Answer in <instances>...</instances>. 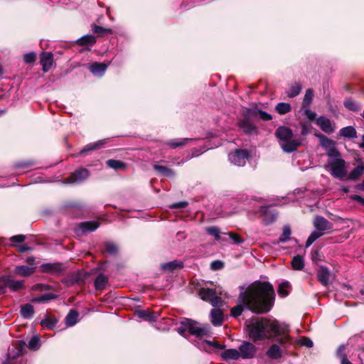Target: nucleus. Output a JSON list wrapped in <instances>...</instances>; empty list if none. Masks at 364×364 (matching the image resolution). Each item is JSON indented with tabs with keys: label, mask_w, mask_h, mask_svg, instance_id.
Here are the masks:
<instances>
[{
	"label": "nucleus",
	"mask_w": 364,
	"mask_h": 364,
	"mask_svg": "<svg viewBox=\"0 0 364 364\" xmlns=\"http://www.w3.org/2000/svg\"><path fill=\"white\" fill-rule=\"evenodd\" d=\"M242 304L251 311L262 314L273 306L274 292L272 286L267 282H258L250 286L240 295Z\"/></svg>",
	"instance_id": "nucleus-1"
},
{
	"label": "nucleus",
	"mask_w": 364,
	"mask_h": 364,
	"mask_svg": "<svg viewBox=\"0 0 364 364\" xmlns=\"http://www.w3.org/2000/svg\"><path fill=\"white\" fill-rule=\"evenodd\" d=\"M247 326L249 336L255 342L266 338L280 337L279 342L286 343L289 339L287 335L289 326L275 319H252L249 321Z\"/></svg>",
	"instance_id": "nucleus-2"
},
{
	"label": "nucleus",
	"mask_w": 364,
	"mask_h": 364,
	"mask_svg": "<svg viewBox=\"0 0 364 364\" xmlns=\"http://www.w3.org/2000/svg\"><path fill=\"white\" fill-rule=\"evenodd\" d=\"M275 135L284 152L291 153L302 145V140L294 136L291 129L287 127H278L275 132Z\"/></svg>",
	"instance_id": "nucleus-3"
},
{
	"label": "nucleus",
	"mask_w": 364,
	"mask_h": 364,
	"mask_svg": "<svg viewBox=\"0 0 364 364\" xmlns=\"http://www.w3.org/2000/svg\"><path fill=\"white\" fill-rule=\"evenodd\" d=\"M324 168L331 176L336 178L343 179L347 176L348 171L346 161L341 158L340 154L336 156L328 158Z\"/></svg>",
	"instance_id": "nucleus-4"
},
{
	"label": "nucleus",
	"mask_w": 364,
	"mask_h": 364,
	"mask_svg": "<svg viewBox=\"0 0 364 364\" xmlns=\"http://www.w3.org/2000/svg\"><path fill=\"white\" fill-rule=\"evenodd\" d=\"M186 331L196 336H206L210 333L209 327L207 325L200 324L191 319L182 321L178 328V332L181 334H183Z\"/></svg>",
	"instance_id": "nucleus-5"
},
{
	"label": "nucleus",
	"mask_w": 364,
	"mask_h": 364,
	"mask_svg": "<svg viewBox=\"0 0 364 364\" xmlns=\"http://www.w3.org/2000/svg\"><path fill=\"white\" fill-rule=\"evenodd\" d=\"M215 294V290L208 288H201L199 291V296L203 301L210 302L215 307L221 306L223 300Z\"/></svg>",
	"instance_id": "nucleus-6"
},
{
	"label": "nucleus",
	"mask_w": 364,
	"mask_h": 364,
	"mask_svg": "<svg viewBox=\"0 0 364 364\" xmlns=\"http://www.w3.org/2000/svg\"><path fill=\"white\" fill-rule=\"evenodd\" d=\"M318 137L320 140L321 146L326 151V154L328 158L336 156L340 153L336 148V142L327 138L323 134H318Z\"/></svg>",
	"instance_id": "nucleus-7"
},
{
	"label": "nucleus",
	"mask_w": 364,
	"mask_h": 364,
	"mask_svg": "<svg viewBox=\"0 0 364 364\" xmlns=\"http://www.w3.org/2000/svg\"><path fill=\"white\" fill-rule=\"evenodd\" d=\"M248 158V152L246 150L237 149L229 154V160L236 166H242L245 164Z\"/></svg>",
	"instance_id": "nucleus-8"
},
{
	"label": "nucleus",
	"mask_w": 364,
	"mask_h": 364,
	"mask_svg": "<svg viewBox=\"0 0 364 364\" xmlns=\"http://www.w3.org/2000/svg\"><path fill=\"white\" fill-rule=\"evenodd\" d=\"M90 176V173L86 168H80L76 170L69 178L67 182L69 183H77L87 179Z\"/></svg>",
	"instance_id": "nucleus-9"
},
{
	"label": "nucleus",
	"mask_w": 364,
	"mask_h": 364,
	"mask_svg": "<svg viewBox=\"0 0 364 364\" xmlns=\"http://www.w3.org/2000/svg\"><path fill=\"white\" fill-rule=\"evenodd\" d=\"M316 123L321 128V129L326 134H329L334 132L335 131V127L331 120L323 116L316 119Z\"/></svg>",
	"instance_id": "nucleus-10"
},
{
	"label": "nucleus",
	"mask_w": 364,
	"mask_h": 364,
	"mask_svg": "<svg viewBox=\"0 0 364 364\" xmlns=\"http://www.w3.org/2000/svg\"><path fill=\"white\" fill-rule=\"evenodd\" d=\"M240 357L245 359L252 358L256 352L255 346L251 343L246 342L239 347Z\"/></svg>",
	"instance_id": "nucleus-11"
},
{
	"label": "nucleus",
	"mask_w": 364,
	"mask_h": 364,
	"mask_svg": "<svg viewBox=\"0 0 364 364\" xmlns=\"http://www.w3.org/2000/svg\"><path fill=\"white\" fill-rule=\"evenodd\" d=\"M40 269L42 272L50 274H58L64 270L60 263H45L41 265Z\"/></svg>",
	"instance_id": "nucleus-12"
},
{
	"label": "nucleus",
	"mask_w": 364,
	"mask_h": 364,
	"mask_svg": "<svg viewBox=\"0 0 364 364\" xmlns=\"http://www.w3.org/2000/svg\"><path fill=\"white\" fill-rule=\"evenodd\" d=\"M259 214L266 224L274 222L276 219L277 214L270 210L269 206H262L259 209Z\"/></svg>",
	"instance_id": "nucleus-13"
},
{
	"label": "nucleus",
	"mask_w": 364,
	"mask_h": 364,
	"mask_svg": "<svg viewBox=\"0 0 364 364\" xmlns=\"http://www.w3.org/2000/svg\"><path fill=\"white\" fill-rule=\"evenodd\" d=\"M314 225L316 230L321 232L331 230L333 227L331 223L321 216H317L315 218L314 221Z\"/></svg>",
	"instance_id": "nucleus-14"
},
{
	"label": "nucleus",
	"mask_w": 364,
	"mask_h": 364,
	"mask_svg": "<svg viewBox=\"0 0 364 364\" xmlns=\"http://www.w3.org/2000/svg\"><path fill=\"white\" fill-rule=\"evenodd\" d=\"M317 278L322 285L327 286L329 284L330 279L329 269L324 266H321L317 272Z\"/></svg>",
	"instance_id": "nucleus-15"
},
{
	"label": "nucleus",
	"mask_w": 364,
	"mask_h": 364,
	"mask_svg": "<svg viewBox=\"0 0 364 364\" xmlns=\"http://www.w3.org/2000/svg\"><path fill=\"white\" fill-rule=\"evenodd\" d=\"M53 56L51 53H43L41 56V64L43 72H48L52 67Z\"/></svg>",
	"instance_id": "nucleus-16"
},
{
	"label": "nucleus",
	"mask_w": 364,
	"mask_h": 364,
	"mask_svg": "<svg viewBox=\"0 0 364 364\" xmlns=\"http://www.w3.org/2000/svg\"><path fill=\"white\" fill-rule=\"evenodd\" d=\"M36 266H17L14 272L16 275L22 276V277H28L34 273Z\"/></svg>",
	"instance_id": "nucleus-17"
},
{
	"label": "nucleus",
	"mask_w": 364,
	"mask_h": 364,
	"mask_svg": "<svg viewBox=\"0 0 364 364\" xmlns=\"http://www.w3.org/2000/svg\"><path fill=\"white\" fill-rule=\"evenodd\" d=\"M108 65L104 63H94L89 67L90 72L95 75L102 76L107 68Z\"/></svg>",
	"instance_id": "nucleus-18"
},
{
	"label": "nucleus",
	"mask_w": 364,
	"mask_h": 364,
	"mask_svg": "<svg viewBox=\"0 0 364 364\" xmlns=\"http://www.w3.org/2000/svg\"><path fill=\"white\" fill-rule=\"evenodd\" d=\"M211 322L215 326H220L223 323V312L220 309H213L210 312Z\"/></svg>",
	"instance_id": "nucleus-19"
},
{
	"label": "nucleus",
	"mask_w": 364,
	"mask_h": 364,
	"mask_svg": "<svg viewBox=\"0 0 364 364\" xmlns=\"http://www.w3.org/2000/svg\"><path fill=\"white\" fill-rule=\"evenodd\" d=\"M139 318L149 321H154L158 318L159 315L153 311L140 310L136 312Z\"/></svg>",
	"instance_id": "nucleus-20"
},
{
	"label": "nucleus",
	"mask_w": 364,
	"mask_h": 364,
	"mask_svg": "<svg viewBox=\"0 0 364 364\" xmlns=\"http://www.w3.org/2000/svg\"><path fill=\"white\" fill-rule=\"evenodd\" d=\"M221 356L224 360H237L240 357V352L236 349H228L222 353Z\"/></svg>",
	"instance_id": "nucleus-21"
},
{
	"label": "nucleus",
	"mask_w": 364,
	"mask_h": 364,
	"mask_svg": "<svg viewBox=\"0 0 364 364\" xmlns=\"http://www.w3.org/2000/svg\"><path fill=\"white\" fill-rule=\"evenodd\" d=\"M239 126L247 134H253L256 132V127L247 119L240 120Z\"/></svg>",
	"instance_id": "nucleus-22"
},
{
	"label": "nucleus",
	"mask_w": 364,
	"mask_h": 364,
	"mask_svg": "<svg viewBox=\"0 0 364 364\" xmlns=\"http://www.w3.org/2000/svg\"><path fill=\"white\" fill-rule=\"evenodd\" d=\"M339 135L346 138L355 139L357 137V132L353 127L348 126L342 128L339 132Z\"/></svg>",
	"instance_id": "nucleus-23"
},
{
	"label": "nucleus",
	"mask_w": 364,
	"mask_h": 364,
	"mask_svg": "<svg viewBox=\"0 0 364 364\" xmlns=\"http://www.w3.org/2000/svg\"><path fill=\"white\" fill-rule=\"evenodd\" d=\"M183 262L178 260H173L169 262L161 264V267L165 271H173L183 267Z\"/></svg>",
	"instance_id": "nucleus-24"
},
{
	"label": "nucleus",
	"mask_w": 364,
	"mask_h": 364,
	"mask_svg": "<svg viewBox=\"0 0 364 364\" xmlns=\"http://www.w3.org/2000/svg\"><path fill=\"white\" fill-rule=\"evenodd\" d=\"M79 227L80 228L82 232H92L95 231L99 227V223L96 221H87L81 223L79 225Z\"/></svg>",
	"instance_id": "nucleus-25"
},
{
	"label": "nucleus",
	"mask_w": 364,
	"mask_h": 364,
	"mask_svg": "<svg viewBox=\"0 0 364 364\" xmlns=\"http://www.w3.org/2000/svg\"><path fill=\"white\" fill-rule=\"evenodd\" d=\"M364 173V165H358L349 173L348 178L355 181Z\"/></svg>",
	"instance_id": "nucleus-26"
},
{
	"label": "nucleus",
	"mask_w": 364,
	"mask_h": 364,
	"mask_svg": "<svg viewBox=\"0 0 364 364\" xmlns=\"http://www.w3.org/2000/svg\"><path fill=\"white\" fill-rule=\"evenodd\" d=\"M107 277L102 274H99L95 281L96 290H102L105 288L107 283Z\"/></svg>",
	"instance_id": "nucleus-27"
},
{
	"label": "nucleus",
	"mask_w": 364,
	"mask_h": 364,
	"mask_svg": "<svg viewBox=\"0 0 364 364\" xmlns=\"http://www.w3.org/2000/svg\"><path fill=\"white\" fill-rule=\"evenodd\" d=\"M78 313L75 310H70L65 318L67 326H73L77 322Z\"/></svg>",
	"instance_id": "nucleus-28"
},
{
	"label": "nucleus",
	"mask_w": 364,
	"mask_h": 364,
	"mask_svg": "<svg viewBox=\"0 0 364 364\" xmlns=\"http://www.w3.org/2000/svg\"><path fill=\"white\" fill-rule=\"evenodd\" d=\"M105 143V140L104 139V140H100L98 141L86 145L85 146V148L80 151V154L82 155L88 151L98 149L101 148Z\"/></svg>",
	"instance_id": "nucleus-29"
},
{
	"label": "nucleus",
	"mask_w": 364,
	"mask_h": 364,
	"mask_svg": "<svg viewBox=\"0 0 364 364\" xmlns=\"http://www.w3.org/2000/svg\"><path fill=\"white\" fill-rule=\"evenodd\" d=\"M269 358L272 359H277L282 356L281 350L278 345H272L267 352Z\"/></svg>",
	"instance_id": "nucleus-30"
},
{
	"label": "nucleus",
	"mask_w": 364,
	"mask_h": 364,
	"mask_svg": "<svg viewBox=\"0 0 364 364\" xmlns=\"http://www.w3.org/2000/svg\"><path fill=\"white\" fill-rule=\"evenodd\" d=\"M291 267L294 270H301L304 267V261L301 256L296 255L291 260Z\"/></svg>",
	"instance_id": "nucleus-31"
},
{
	"label": "nucleus",
	"mask_w": 364,
	"mask_h": 364,
	"mask_svg": "<svg viewBox=\"0 0 364 364\" xmlns=\"http://www.w3.org/2000/svg\"><path fill=\"white\" fill-rule=\"evenodd\" d=\"M33 313V306L31 304H26L22 306L21 308V314L25 318H31Z\"/></svg>",
	"instance_id": "nucleus-32"
},
{
	"label": "nucleus",
	"mask_w": 364,
	"mask_h": 364,
	"mask_svg": "<svg viewBox=\"0 0 364 364\" xmlns=\"http://www.w3.org/2000/svg\"><path fill=\"white\" fill-rule=\"evenodd\" d=\"M313 98L314 90L312 89L306 90L302 102L303 107H309L312 102Z\"/></svg>",
	"instance_id": "nucleus-33"
},
{
	"label": "nucleus",
	"mask_w": 364,
	"mask_h": 364,
	"mask_svg": "<svg viewBox=\"0 0 364 364\" xmlns=\"http://www.w3.org/2000/svg\"><path fill=\"white\" fill-rule=\"evenodd\" d=\"M154 168L159 171L161 175L171 177L174 176V172L171 168H168L166 166H159L157 164L154 165Z\"/></svg>",
	"instance_id": "nucleus-34"
},
{
	"label": "nucleus",
	"mask_w": 364,
	"mask_h": 364,
	"mask_svg": "<svg viewBox=\"0 0 364 364\" xmlns=\"http://www.w3.org/2000/svg\"><path fill=\"white\" fill-rule=\"evenodd\" d=\"M301 85L297 82L293 83L287 92V96L289 97H294L297 96L301 90Z\"/></svg>",
	"instance_id": "nucleus-35"
},
{
	"label": "nucleus",
	"mask_w": 364,
	"mask_h": 364,
	"mask_svg": "<svg viewBox=\"0 0 364 364\" xmlns=\"http://www.w3.org/2000/svg\"><path fill=\"white\" fill-rule=\"evenodd\" d=\"M77 43L80 46H92L95 43V38L93 36H85L77 40Z\"/></svg>",
	"instance_id": "nucleus-36"
},
{
	"label": "nucleus",
	"mask_w": 364,
	"mask_h": 364,
	"mask_svg": "<svg viewBox=\"0 0 364 364\" xmlns=\"http://www.w3.org/2000/svg\"><path fill=\"white\" fill-rule=\"evenodd\" d=\"M323 232L318 230H315L311 233V235L309 236L306 242V247H309L311 245V244L316 240L318 238L321 237L323 235Z\"/></svg>",
	"instance_id": "nucleus-37"
},
{
	"label": "nucleus",
	"mask_w": 364,
	"mask_h": 364,
	"mask_svg": "<svg viewBox=\"0 0 364 364\" xmlns=\"http://www.w3.org/2000/svg\"><path fill=\"white\" fill-rule=\"evenodd\" d=\"M23 287V281H14L11 279L9 276V288L13 291H16L21 289Z\"/></svg>",
	"instance_id": "nucleus-38"
},
{
	"label": "nucleus",
	"mask_w": 364,
	"mask_h": 364,
	"mask_svg": "<svg viewBox=\"0 0 364 364\" xmlns=\"http://www.w3.org/2000/svg\"><path fill=\"white\" fill-rule=\"evenodd\" d=\"M205 231L208 234L213 236L216 240H219L220 238V230L216 226L208 227L205 228Z\"/></svg>",
	"instance_id": "nucleus-39"
},
{
	"label": "nucleus",
	"mask_w": 364,
	"mask_h": 364,
	"mask_svg": "<svg viewBox=\"0 0 364 364\" xmlns=\"http://www.w3.org/2000/svg\"><path fill=\"white\" fill-rule=\"evenodd\" d=\"M276 110L279 114H284L291 110V105L288 103L280 102L276 106Z\"/></svg>",
	"instance_id": "nucleus-40"
},
{
	"label": "nucleus",
	"mask_w": 364,
	"mask_h": 364,
	"mask_svg": "<svg viewBox=\"0 0 364 364\" xmlns=\"http://www.w3.org/2000/svg\"><path fill=\"white\" fill-rule=\"evenodd\" d=\"M107 165L115 170L124 168L125 167V164L123 162L114 159H109L107 161Z\"/></svg>",
	"instance_id": "nucleus-41"
},
{
	"label": "nucleus",
	"mask_w": 364,
	"mask_h": 364,
	"mask_svg": "<svg viewBox=\"0 0 364 364\" xmlns=\"http://www.w3.org/2000/svg\"><path fill=\"white\" fill-rule=\"evenodd\" d=\"M291 231L289 226H284L283 228L282 234L279 239V242H285L289 240Z\"/></svg>",
	"instance_id": "nucleus-42"
},
{
	"label": "nucleus",
	"mask_w": 364,
	"mask_h": 364,
	"mask_svg": "<svg viewBox=\"0 0 364 364\" xmlns=\"http://www.w3.org/2000/svg\"><path fill=\"white\" fill-rule=\"evenodd\" d=\"M189 139H172L167 142V144L169 145L172 148H177L178 146H181L185 145Z\"/></svg>",
	"instance_id": "nucleus-43"
},
{
	"label": "nucleus",
	"mask_w": 364,
	"mask_h": 364,
	"mask_svg": "<svg viewBox=\"0 0 364 364\" xmlns=\"http://www.w3.org/2000/svg\"><path fill=\"white\" fill-rule=\"evenodd\" d=\"M56 297V295L53 293H47L38 297H36L33 301L36 302H45L55 299Z\"/></svg>",
	"instance_id": "nucleus-44"
},
{
	"label": "nucleus",
	"mask_w": 364,
	"mask_h": 364,
	"mask_svg": "<svg viewBox=\"0 0 364 364\" xmlns=\"http://www.w3.org/2000/svg\"><path fill=\"white\" fill-rule=\"evenodd\" d=\"M345 107L349 110L357 111L360 109V105L351 99H347L344 101Z\"/></svg>",
	"instance_id": "nucleus-45"
},
{
	"label": "nucleus",
	"mask_w": 364,
	"mask_h": 364,
	"mask_svg": "<svg viewBox=\"0 0 364 364\" xmlns=\"http://www.w3.org/2000/svg\"><path fill=\"white\" fill-rule=\"evenodd\" d=\"M9 276L0 277V294L4 293L6 287H9Z\"/></svg>",
	"instance_id": "nucleus-46"
},
{
	"label": "nucleus",
	"mask_w": 364,
	"mask_h": 364,
	"mask_svg": "<svg viewBox=\"0 0 364 364\" xmlns=\"http://www.w3.org/2000/svg\"><path fill=\"white\" fill-rule=\"evenodd\" d=\"M40 346V338L36 336L31 338L28 342V348L32 350H37Z\"/></svg>",
	"instance_id": "nucleus-47"
},
{
	"label": "nucleus",
	"mask_w": 364,
	"mask_h": 364,
	"mask_svg": "<svg viewBox=\"0 0 364 364\" xmlns=\"http://www.w3.org/2000/svg\"><path fill=\"white\" fill-rule=\"evenodd\" d=\"M254 114H257L262 120L269 121L272 119V116L267 113L266 112L262 111L260 109H255L253 111Z\"/></svg>",
	"instance_id": "nucleus-48"
},
{
	"label": "nucleus",
	"mask_w": 364,
	"mask_h": 364,
	"mask_svg": "<svg viewBox=\"0 0 364 364\" xmlns=\"http://www.w3.org/2000/svg\"><path fill=\"white\" fill-rule=\"evenodd\" d=\"M105 251L107 253L114 255L117 252L118 248L115 244L112 242H107L105 244Z\"/></svg>",
	"instance_id": "nucleus-49"
},
{
	"label": "nucleus",
	"mask_w": 364,
	"mask_h": 364,
	"mask_svg": "<svg viewBox=\"0 0 364 364\" xmlns=\"http://www.w3.org/2000/svg\"><path fill=\"white\" fill-rule=\"evenodd\" d=\"M57 323V321L55 318H46L41 321V324L43 326H46L48 328H53Z\"/></svg>",
	"instance_id": "nucleus-50"
},
{
	"label": "nucleus",
	"mask_w": 364,
	"mask_h": 364,
	"mask_svg": "<svg viewBox=\"0 0 364 364\" xmlns=\"http://www.w3.org/2000/svg\"><path fill=\"white\" fill-rule=\"evenodd\" d=\"M289 287V283L288 282H283L279 286L278 289V293L282 296L284 297L288 295V291H287V288Z\"/></svg>",
	"instance_id": "nucleus-51"
},
{
	"label": "nucleus",
	"mask_w": 364,
	"mask_h": 364,
	"mask_svg": "<svg viewBox=\"0 0 364 364\" xmlns=\"http://www.w3.org/2000/svg\"><path fill=\"white\" fill-rule=\"evenodd\" d=\"M243 307L242 305H237L231 309V315L234 317H237L242 314Z\"/></svg>",
	"instance_id": "nucleus-52"
},
{
	"label": "nucleus",
	"mask_w": 364,
	"mask_h": 364,
	"mask_svg": "<svg viewBox=\"0 0 364 364\" xmlns=\"http://www.w3.org/2000/svg\"><path fill=\"white\" fill-rule=\"evenodd\" d=\"M36 59V55L35 53H26L23 56V60L27 63H33Z\"/></svg>",
	"instance_id": "nucleus-53"
},
{
	"label": "nucleus",
	"mask_w": 364,
	"mask_h": 364,
	"mask_svg": "<svg viewBox=\"0 0 364 364\" xmlns=\"http://www.w3.org/2000/svg\"><path fill=\"white\" fill-rule=\"evenodd\" d=\"M94 32L95 33H99V34H101V33H112V30L109 29V28H105L102 26H95L94 27Z\"/></svg>",
	"instance_id": "nucleus-54"
},
{
	"label": "nucleus",
	"mask_w": 364,
	"mask_h": 364,
	"mask_svg": "<svg viewBox=\"0 0 364 364\" xmlns=\"http://www.w3.org/2000/svg\"><path fill=\"white\" fill-rule=\"evenodd\" d=\"M228 235H229L230 238L232 240L234 243L240 244V243L242 242V240L240 238V235H238L237 234L230 232L228 233Z\"/></svg>",
	"instance_id": "nucleus-55"
},
{
	"label": "nucleus",
	"mask_w": 364,
	"mask_h": 364,
	"mask_svg": "<svg viewBox=\"0 0 364 364\" xmlns=\"http://www.w3.org/2000/svg\"><path fill=\"white\" fill-rule=\"evenodd\" d=\"M300 343L301 345L305 346L308 348H311L313 346V341L308 338H302L300 340Z\"/></svg>",
	"instance_id": "nucleus-56"
},
{
	"label": "nucleus",
	"mask_w": 364,
	"mask_h": 364,
	"mask_svg": "<svg viewBox=\"0 0 364 364\" xmlns=\"http://www.w3.org/2000/svg\"><path fill=\"white\" fill-rule=\"evenodd\" d=\"M25 238L26 237L23 235H15V236H13L11 238V240L13 242H22L25 240Z\"/></svg>",
	"instance_id": "nucleus-57"
},
{
	"label": "nucleus",
	"mask_w": 364,
	"mask_h": 364,
	"mask_svg": "<svg viewBox=\"0 0 364 364\" xmlns=\"http://www.w3.org/2000/svg\"><path fill=\"white\" fill-rule=\"evenodd\" d=\"M210 266H211L212 269L218 270V269H220L223 267V264L220 261H214L211 263Z\"/></svg>",
	"instance_id": "nucleus-58"
},
{
	"label": "nucleus",
	"mask_w": 364,
	"mask_h": 364,
	"mask_svg": "<svg viewBox=\"0 0 364 364\" xmlns=\"http://www.w3.org/2000/svg\"><path fill=\"white\" fill-rule=\"evenodd\" d=\"M304 114L306 116V117L311 120L314 119L316 117V113L314 112H312L308 107L304 110Z\"/></svg>",
	"instance_id": "nucleus-59"
},
{
	"label": "nucleus",
	"mask_w": 364,
	"mask_h": 364,
	"mask_svg": "<svg viewBox=\"0 0 364 364\" xmlns=\"http://www.w3.org/2000/svg\"><path fill=\"white\" fill-rule=\"evenodd\" d=\"M188 205V203L186 201H182L180 203H176L171 205V208H185Z\"/></svg>",
	"instance_id": "nucleus-60"
},
{
	"label": "nucleus",
	"mask_w": 364,
	"mask_h": 364,
	"mask_svg": "<svg viewBox=\"0 0 364 364\" xmlns=\"http://www.w3.org/2000/svg\"><path fill=\"white\" fill-rule=\"evenodd\" d=\"M18 250L21 252H25L26 251H28L31 250V247H29L27 245H20L16 246Z\"/></svg>",
	"instance_id": "nucleus-61"
},
{
	"label": "nucleus",
	"mask_w": 364,
	"mask_h": 364,
	"mask_svg": "<svg viewBox=\"0 0 364 364\" xmlns=\"http://www.w3.org/2000/svg\"><path fill=\"white\" fill-rule=\"evenodd\" d=\"M350 199L359 202L360 204L364 205V198L358 195H352L350 196Z\"/></svg>",
	"instance_id": "nucleus-62"
},
{
	"label": "nucleus",
	"mask_w": 364,
	"mask_h": 364,
	"mask_svg": "<svg viewBox=\"0 0 364 364\" xmlns=\"http://www.w3.org/2000/svg\"><path fill=\"white\" fill-rule=\"evenodd\" d=\"M345 350H346L345 346L342 345V346H339V348L337 350V354L341 358V360H342V355H345L344 354Z\"/></svg>",
	"instance_id": "nucleus-63"
},
{
	"label": "nucleus",
	"mask_w": 364,
	"mask_h": 364,
	"mask_svg": "<svg viewBox=\"0 0 364 364\" xmlns=\"http://www.w3.org/2000/svg\"><path fill=\"white\" fill-rule=\"evenodd\" d=\"M16 359L17 358L16 357H9L4 364H16Z\"/></svg>",
	"instance_id": "nucleus-64"
}]
</instances>
